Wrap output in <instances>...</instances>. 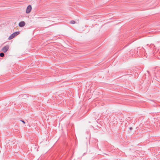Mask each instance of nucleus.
Wrapping results in <instances>:
<instances>
[{
  "label": "nucleus",
  "mask_w": 160,
  "mask_h": 160,
  "mask_svg": "<svg viewBox=\"0 0 160 160\" xmlns=\"http://www.w3.org/2000/svg\"><path fill=\"white\" fill-rule=\"evenodd\" d=\"M135 52H137L138 54H139L141 55L142 54H143V52H146V54H148L147 57L148 56H152L154 54L153 52L152 51V53H150L149 52H146L145 50L143 48L139 47L137 49V50H135Z\"/></svg>",
  "instance_id": "obj_1"
},
{
  "label": "nucleus",
  "mask_w": 160,
  "mask_h": 160,
  "mask_svg": "<svg viewBox=\"0 0 160 160\" xmlns=\"http://www.w3.org/2000/svg\"><path fill=\"white\" fill-rule=\"evenodd\" d=\"M19 33L20 32L19 31L15 32L10 35V36L9 37L8 39L9 40L12 39L15 36L18 35Z\"/></svg>",
  "instance_id": "obj_2"
},
{
  "label": "nucleus",
  "mask_w": 160,
  "mask_h": 160,
  "mask_svg": "<svg viewBox=\"0 0 160 160\" xmlns=\"http://www.w3.org/2000/svg\"><path fill=\"white\" fill-rule=\"evenodd\" d=\"M32 8L31 6V5H28L27 8L26 13H30L32 10Z\"/></svg>",
  "instance_id": "obj_3"
},
{
  "label": "nucleus",
  "mask_w": 160,
  "mask_h": 160,
  "mask_svg": "<svg viewBox=\"0 0 160 160\" xmlns=\"http://www.w3.org/2000/svg\"><path fill=\"white\" fill-rule=\"evenodd\" d=\"M9 49V46L8 45L4 47L2 49V51L4 52H6Z\"/></svg>",
  "instance_id": "obj_4"
},
{
  "label": "nucleus",
  "mask_w": 160,
  "mask_h": 160,
  "mask_svg": "<svg viewBox=\"0 0 160 160\" xmlns=\"http://www.w3.org/2000/svg\"><path fill=\"white\" fill-rule=\"evenodd\" d=\"M25 25V22L24 21L20 22L18 24V26L20 27H22Z\"/></svg>",
  "instance_id": "obj_5"
},
{
  "label": "nucleus",
  "mask_w": 160,
  "mask_h": 160,
  "mask_svg": "<svg viewBox=\"0 0 160 160\" xmlns=\"http://www.w3.org/2000/svg\"><path fill=\"white\" fill-rule=\"evenodd\" d=\"M4 55V54L3 53V52H1L0 53V56L1 57H3Z\"/></svg>",
  "instance_id": "obj_6"
},
{
  "label": "nucleus",
  "mask_w": 160,
  "mask_h": 160,
  "mask_svg": "<svg viewBox=\"0 0 160 160\" xmlns=\"http://www.w3.org/2000/svg\"><path fill=\"white\" fill-rule=\"evenodd\" d=\"M70 23L72 24H74L75 23V22L74 20H72L70 21Z\"/></svg>",
  "instance_id": "obj_7"
},
{
  "label": "nucleus",
  "mask_w": 160,
  "mask_h": 160,
  "mask_svg": "<svg viewBox=\"0 0 160 160\" xmlns=\"http://www.w3.org/2000/svg\"><path fill=\"white\" fill-rule=\"evenodd\" d=\"M20 121H21L24 124L25 123V122L24 120H21Z\"/></svg>",
  "instance_id": "obj_8"
},
{
  "label": "nucleus",
  "mask_w": 160,
  "mask_h": 160,
  "mask_svg": "<svg viewBox=\"0 0 160 160\" xmlns=\"http://www.w3.org/2000/svg\"><path fill=\"white\" fill-rule=\"evenodd\" d=\"M128 71H127V72L126 73V75H130V73L128 72Z\"/></svg>",
  "instance_id": "obj_9"
},
{
  "label": "nucleus",
  "mask_w": 160,
  "mask_h": 160,
  "mask_svg": "<svg viewBox=\"0 0 160 160\" xmlns=\"http://www.w3.org/2000/svg\"><path fill=\"white\" fill-rule=\"evenodd\" d=\"M130 129L132 130V127H130L129 128Z\"/></svg>",
  "instance_id": "obj_10"
},
{
  "label": "nucleus",
  "mask_w": 160,
  "mask_h": 160,
  "mask_svg": "<svg viewBox=\"0 0 160 160\" xmlns=\"http://www.w3.org/2000/svg\"><path fill=\"white\" fill-rule=\"evenodd\" d=\"M147 72L148 73H149V71H147Z\"/></svg>",
  "instance_id": "obj_11"
}]
</instances>
